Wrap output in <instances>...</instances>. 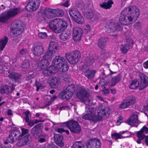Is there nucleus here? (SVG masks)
<instances>
[{
    "instance_id": "obj_22",
    "label": "nucleus",
    "mask_w": 148,
    "mask_h": 148,
    "mask_svg": "<svg viewBox=\"0 0 148 148\" xmlns=\"http://www.w3.org/2000/svg\"><path fill=\"white\" fill-rule=\"evenodd\" d=\"M126 123L131 126H135L136 124H139V121L138 119V115L136 114L132 115L130 119L127 120Z\"/></svg>"
},
{
    "instance_id": "obj_28",
    "label": "nucleus",
    "mask_w": 148,
    "mask_h": 148,
    "mask_svg": "<svg viewBox=\"0 0 148 148\" xmlns=\"http://www.w3.org/2000/svg\"><path fill=\"white\" fill-rule=\"evenodd\" d=\"M8 77L12 81L16 82H18L20 78L21 75L15 72H12L10 73Z\"/></svg>"
},
{
    "instance_id": "obj_31",
    "label": "nucleus",
    "mask_w": 148,
    "mask_h": 148,
    "mask_svg": "<svg viewBox=\"0 0 148 148\" xmlns=\"http://www.w3.org/2000/svg\"><path fill=\"white\" fill-rule=\"evenodd\" d=\"M113 4V2L112 0H109L107 3L103 2L99 4L101 8L105 9H109L112 7V5Z\"/></svg>"
},
{
    "instance_id": "obj_7",
    "label": "nucleus",
    "mask_w": 148,
    "mask_h": 148,
    "mask_svg": "<svg viewBox=\"0 0 148 148\" xmlns=\"http://www.w3.org/2000/svg\"><path fill=\"white\" fill-rule=\"evenodd\" d=\"M148 133V128L145 126H144L140 130L137 132L136 135L138 138L137 140V143L140 144L141 143V141L145 139V143L147 146H148V136H146V134Z\"/></svg>"
},
{
    "instance_id": "obj_20",
    "label": "nucleus",
    "mask_w": 148,
    "mask_h": 148,
    "mask_svg": "<svg viewBox=\"0 0 148 148\" xmlns=\"http://www.w3.org/2000/svg\"><path fill=\"white\" fill-rule=\"evenodd\" d=\"M58 25L59 28L56 32L57 33H59L64 30L67 27V24L66 22L64 20L60 18H58Z\"/></svg>"
},
{
    "instance_id": "obj_16",
    "label": "nucleus",
    "mask_w": 148,
    "mask_h": 148,
    "mask_svg": "<svg viewBox=\"0 0 148 148\" xmlns=\"http://www.w3.org/2000/svg\"><path fill=\"white\" fill-rule=\"evenodd\" d=\"M43 125L42 123L38 124L34 126L32 129V134L36 138H38L42 136V132Z\"/></svg>"
},
{
    "instance_id": "obj_47",
    "label": "nucleus",
    "mask_w": 148,
    "mask_h": 148,
    "mask_svg": "<svg viewBox=\"0 0 148 148\" xmlns=\"http://www.w3.org/2000/svg\"><path fill=\"white\" fill-rule=\"evenodd\" d=\"M125 44L129 47L131 48L133 45V41L131 38H129L126 39Z\"/></svg>"
},
{
    "instance_id": "obj_33",
    "label": "nucleus",
    "mask_w": 148,
    "mask_h": 148,
    "mask_svg": "<svg viewBox=\"0 0 148 148\" xmlns=\"http://www.w3.org/2000/svg\"><path fill=\"white\" fill-rule=\"evenodd\" d=\"M8 38L5 36L0 39V50L3 51L8 41Z\"/></svg>"
},
{
    "instance_id": "obj_60",
    "label": "nucleus",
    "mask_w": 148,
    "mask_h": 148,
    "mask_svg": "<svg viewBox=\"0 0 148 148\" xmlns=\"http://www.w3.org/2000/svg\"><path fill=\"white\" fill-rule=\"evenodd\" d=\"M88 109L89 112H90V113L92 114L95 112V111L96 110L95 108H94L92 106L88 107Z\"/></svg>"
},
{
    "instance_id": "obj_41",
    "label": "nucleus",
    "mask_w": 148,
    "mask_h": 148,
    "mask_svg": "<svg viewBox=\"0 0 148 148\" xmlns=\"http://www.w3.org/2000/svg\"><path fill=\"white\" fill-rule=\"evenodd\" d=\"M126 100L130 106L134 104L136 102V99L132 95L128 96L126 98Z\"/></svg>"
},
{
    "instance_id": "obj_48",
    "label": "nucleus",
    "mask_w": 148,
    "mask_h": 148,
    "mask_svg": "<svg viewBox=\"0 0 148 148\" xmlns=\"http://www.w3.org/2000/svg\"><path fill=\"white\" fill-rule=\"evenodd\" d=\"M30 66L29 61L27 60H25L22 63L21 67L23 68H27Z\"/></svg>"
},
{
    "instance_id": "obj_27",
    "label": "nucleus",
    "mask_w": 148,
    "mask_h": 148,
    "mask_svg": "<svg viewBox=\"0 0 148 148\" xmlns=\"http://www.w3.org/2000/svg\"><path fill=\"white\" fill-rule=\"evenodd\" d=\"M107 40V39L106 38L104 37H101L98 40V46L100 49H103L106 47Z\"/></svg>"
},
{
    "instance_id": "obj_9",
    "label": "nucleus",
    "mask_w": 148,
    "mask_h": 148,
    "mask_svg": "<svg viewBox=\"0 0 148 148\" xmlns=\"http://www.w3.org/2000/svg\"><path fill=\"white\" fill-rule=\"evenodd\" d=\"M9 133L7 140L10 143H13L21 139V133L18 129L12 130L10 131Z\"/></svg>"
},
{
    "instance_id": "obj_2",
    "label": "nucleus",
    "mask_w": 148,
    "mask_h": 148,
    "mask_svg": "<svg viewBox=\"0 0 148 148\" xmlns=\"http://www.w3.org/2000/svg\"><path fill=\"white\" fill-rule=\"evenodd\" d=\"M37 13L39 18L42 21H47L48 19L56 16H61L64 14V11L62 9H52L47 8L42 10L40 7Z\"/></svg>"
},
{
    "instance_id": "obj_29",
    "label": "nucleus",
    "mask_w": 148,
    "mask_h": 148,
    "mask_svg": "<svg viewBox=\"0 0 148 148\" xmlns=\"http://www.w3.org/2000/svg\"><path fill=\"white\" fill-rule=\"evenodd\" d=\"M96 72L95 70L88 69L85 71L84 75L88 79H92L94 77Z\"/></svg>"
},
{
    "instance_id": "obj_26",
    "label": "nucleus",
    "mask_w": 148,
    "mask_h": 148,
    "mask_svg": "<svg viewBox=\"0 0 148 148\" xmlns=\"http://www.w3.org/2000/svg\"><path fill=\"white\" fill-rule=\"evenodd\" d=\"M56 72L57 71L54 69L52 66L42 71L43 74L46 76L51 75L53 73Z\"/></svg>"
},
{
    "instance_id": "obj_36",
    "label": "nucleus",
    "mask_w": 148,
    "mask_h": 148,
    "mask_svg": "<svg viewBox=\"0 0 148 148\" xmlns=\"http://www.w3.org/2000/svg\"><path fill=\"white\" fill-rule=\"evenodd\" d=\"M121 77L120 74L112 78L111 81V86H114L117 84L121 80Z\"/></svg>"
},
{
    "instance_id": "obj_59",
    "label": "nucleus",
    "mask_w": 148,
    "mask_h": 148,
    "mask_svg": "<svg viewBox=\"0 0 148 148\" xmlns=\"http://www.w3.org/2000/svg\"><path fill=\"white\" fill-rule=\"evenodd\" d=\"M27 52V50L26 49L23 48L19 52L20 55H25Z\"/></svg>"
},
{
    "instance_id": "obj_39",
    "label": "nucleus",
    "mask_w": 148,
    "mask_h": 148,
    "mask_svg": "<svg viewBox=\"0 0 148 148\" xmlns=\"http://www.w3.org/2000/svg\"><path fill=\"white\" fill-rule=\"evenodd\" d=\"M13 27H12L11 29V33H12L14 34H17L19 35L21 34L23 32L22 28H21V29H18L16 27H14V26Z\"/></svg>"
},
{
    "instance_id": "obj_61",
    "label": "nucleus",
    "mask_w": 148,
    "mask_h": 148,
    "mask_svg": "<svg viewBox=\"0 0 148 148\" xmlns=\"http://www.w3.org/2000/svg\"><path fill=\"white\" fill-rule=\"evenodd\" d=\"M123 119V117L122 116H120L119 117L117 120V125H120L121 123V121Z\"/></svg>"
},
{
    "instance_id": "obj_1",
    "label": "nucleus",
    "mask_w": 148,
    "mask_h": 148,
    "mask_svg": "<svg viewBox=\"0 0 148 148\" xmlns=\"http://www.w3.org/2000/svg\"><path fill=\"white\" fill-rule=\"evenodd\" d=\"M139 16V12L137 6H131L125 8L121 12L119 18L121 23L127 25L136 20Z\"/></svg>"
},
{
    "instance_id": "obj_24",
    "label": "nucleus",
    "mask_w": 148,
    "mask_h": 148,
    "mask_svg": "<svg viewBox=\"0 0 148 148\" xmlns=\"http://www.w3.org/2000/svg\"><path fill=\"white\" fill-rule=\"evenodd\" d=\"M54 141L58 146L62 147L64 145V143L62 141L63 137L61 134H55L54 136Z\"/></svg>"
},
{
    "instance_id": "obj_35",
    "label": "nucleus",
    "mask_w": 148,
    "mask_h": 148,
    "mask_svg": "<svg viewBox=\"0 0 148 148\" xmlns=\"http://www.w3.org/2000/svg\"><path fill=\"white\" fill-rule=\"evenodd\" d=\"M69 13L70 16L73 18H74L80 13L78 10L75 8H73L70 9L69 10Z\"/></svg>"
},
{
    "instance_id": "obj_13",
    "label": "nucleus",
    "mask_w": 148,
    "mask_h": 148,
    "mask_svg": "<svg viewBox=\"0 0 148 148\" xmlns=\"http://www.w3.org/2000/svg\"><path fill=\"white\" fill-rule=\"evenodd\" d=\"M66 60L64 58L59 56H56L52 62V65L54 69L58 72V69L62 67L63 62Z\"/></svg>"
},
{
    "instance_id": "obj_17",
    "label": "nucleus",
    "mask_w": 148,
    "mask_h": 148,
    "mask_svg": "<svg viewBox=\"0 0 148 148\" xmlns=\"http://www.w3.org/2000/svg\"><path fill=\"white\" fill-rule=\"evenodd\" d=\"M83 31L80 27H75L73 29V37L74 40L75 41L80 40L83 34Z\"/></svg>"
},
{
    "instance_id": "obj_3",
    "label": "nucleus",
    "mask_w": 148,
    "mask_h": 148,
    "mask_svg": "<svg viewBox=\"0 0 148 148\" xmlns=\"http://www.w3.org/2000/svg\"><path fill=\"white\" fill-rule=\"evenodd\" d=\"M98 116L93 115L92 114L88 113L84 114L83 118L85 119L89 120L94 122L99 121L101 119L103 116H109L110 111V109L108 107L106 108L104 106H100L97 110Z\"/></svg>"
},
{
    "instance_id": "obj_38",
    "label": "nucleus",
    "mask_w": 148,
    "mask_h": 148,
    "mask_svg": "<svg viewBox=\"0 0 148 148\" xmlns=\"http://www.w3.org/2000/svg\"><path fill=\"white\" fill-rule=\"evenodd\" d=\"M57 46L58 45L55 42H51L49 45L48 50L55 53L57 50Z\"/></svg>"
},
{
    "instance_id": "obj_23",
    "label": "nucleus",
    "mask_w": 148,
    "mask_h": 148,
    "mask_svg": "<svg viewBox=\"0 0 148 148\" xmlns=\"http://www.w3.org/2000/svg\"><path fill=\"white\" fill-rule=\"evenodd\" d=\"M49 28L53 30L55 32L57 33L56 31L58 30V28H59L58 18L51 20L49 22Z\"/></svg>"
},
{
    "instance_id": "obj_64",
    "label": "nucleus",
    "mask_w": 148,
    "mask_h": 148,
    "mask_svg": "<svg viewBox=\"0 0 148 148\" xmlns=\"http://www.w3.org/2000/svg\"><path fill=\"white\" fill-rule=\"evenodd\" d=\"M144 67L146 69L148 68V60L144 63L143 64Z\"/></svg>"
},
{
    "instance_id": "obj_40",
    "label": "nucleus",
    "mask_w": 148,
    "mask_h": 148,
    "mask_svg": "<svg viewBox=\"0 0 148 148\" xmlns=\"http://www.w3.org/2000/svg\"><path fill=\"white\" fill-rule=\"evenodd\" d=\"M78 14V15L75 17L73 19L78 23L82 24L84 23V20L80 13Z\"/></svg>"
},
{
    "instance_id": "obj_51",
    "label": "nucleus",
    "mask_w": 148,
    "mask_h": 148,
    "mask_svg": "<svg viewBox=\"0 0 148 148\" xmlns=\"http://www.w3.org/2000/svg\"><path fill=\"white\" fill-rule=\"evenodd\" d=\"M21 138L23 137L24 136H26L28 134L29 130L26 129L22 128L21 129Z\"/></svg>"
},
{
    "instance_id": "obj_37",
    "label": "nucleus",
    "mask_w": 148,
    "mask_h": 148,
    "mask_svg": "<svg viewBox=\"0 0 148 148\" xmlns=\"http://www.w3.org/2000/svg\"><path fill=\"white\" fill-rule=\"evenodd\" d=\"M50 85L53 88H56L59 86V82L57 77L52 78L51 80Z\"/></svg>"
},
{
    "instance_id": "obj_32",
    "label": "nucleus",
    "mask_w": 148,
    "mask_h": 148,
    "mask_svg": "<svg viewBox=\"0 0 148 148\" xmlns=\"http://www.w3.org/2000/svg\"><path fill=\"white\" fill-rule=\"evenodd\" d=\"M11 86L7 85L2 86L0 87V93L3 94H8L10 92L9 89Z\"/></svg>"
},
{
    "instance_id": "obj_49",
    "label": "nucleus",
    "mask_w": 148,
    "mask_h": 148,
    "mask_svg": "<svg viewBox=\"0 0 148 148\" xmlns=\"http://www.w3.org/2000/svg\"><path fill=\"white\" fill-rule=\"evenodd\" d=\"M121 134L125 133V135L124 136H122L123 138H125L126 137H130L132 135H134V134L133 133H132L128 131H124L121 132Z\"/></svg>"
},
{
    "instance_id": "obj_54",
    "label": "nucleus",
    "mask_w": 148,
    "mask_h": 148,
    "mask_svg": "<svg viewBox=\"0 0 148 148\" xmlns=\"http://www.w3.org/2000/svg\"><path fill=\"white\" fill-rule=\"evenodd\" d=\"M35 76L34 73L33 72H30L27 76L26 79L27 80H29L33 79Z\"/></svg>"
},
{
    "instance_id": "obj_62",
    "label": "nucleus",
    "mask_w": 148,
    "mask_h": 148,
    "mask_svg": "<svg viewBox=\"0 0 148 148\" xmlns=\"http://www.w3.org/2000/svg\"><path fill=\"white\" fill-rule=\"evenodd\" d=\"M10 145H6L5 144H1V148H10Z\"/></svg>"
},
{
    "instance_id": "obj_21",
    "label": "nucleus",
    "mask_w": 148,
    "mask_h": 148,
    "mask_svg": "<svg viewBox=\"0 0 148 148\" xmlns=\"http://www.w3.org/2000/svg\"><path fill=\"white\" fill-rule=\"evenodd\" d=\"M108 26V32L109 33L113 32L117 30L119 31L120 29V26L117 23L110 22Z\"/></svg>"
},
{
    "instance_id": "obj_5",
    "label": "nucleus",
    "mask_w": 148,
    "mask_h": 148,
    "mask_svg": "<svg viewBox=\"0 0 148 148\" xmlns=\"http://www.w3.org/2000/svg\"><path fill=\"white\" fill-rule=\"evenodd\" d=\"M75 91V87L73 84L68 86L66 88L62 90L59 94V97L62 99H70Z\"/></svg>"
},
{
    "instance_id": "obj_6",
    "label": "nucleus",
    "mask_w": 148,
    "mask_h": 148,
    "mask_svg": "<svg viewBox=\"0 0 148 148\" xmlns=\"http://www.w3.org/2000/svg\"><path fill=\"white\" fill-rule=\"evenodd\" d=\"M62 125L75 133H79L81 131V128L78 122L76 121L72 120L67 121L63 123Z\"/></svg>"
},
{
    "instance_id": "obj_45",
    "label": "nucleus",
    "mask_w": 148,
    "mask_h": 148,
    "mask_svg": "<svg viewBox=\"0 0 148 148\" xmlns=\"http://www.w3.org/2000/svg\"><path fill=\"white\" fill-rule=\"evenodd\" d=\"M131 48L125 44H122L121 46V50L122 53L123 54L126 53Z\"/></svg>"
},
{
    "instance_id": "obj_11",
    "label": "nucleus",
    "mask_w": 148,
    "mask_h": 148,
    "mask_svg": "<svg viewBox=\"0 0 148 148\" xmlns=\"http://www.w3.org/2000/svg\"><path fill=\"white\" fill-rule=\"evenodd\" d=\"M89 94L86 90L81 87L77 90L76 96L77 97L82 101H85L88 98Z\"/></svg>"
},
{
    "instance_id": "obj_30",
    "label": "nucleus",
    "mask_w": 148,
    "mask_h": 148,
    "mask_svg": "<svg viewBox=\"0 0 148 148\" xmlns=\"http://www.w3.org/2000/svg\"><path fill=\"white\" fill-rule=\"evenodd\" d=\"M55 53L48 50L43 56V59L51 61L55 56Z\"/></svg>"
},
{
    "instance_id": "obj_44",
    "label": "nucleus",
    "mask_w": 148,
    "mask_h": 148,
    "mask_svg": "<svg viewBox=\"0 0 148 148\" xmlns=\"http://www.w3.org/2000/svg\"><path fill=\"white\" fill-rule=\"evenodd\" d=\"M72 148H85V146L82 144L81 142H76L73 145Z\"/></svg>"
},
{
    "instance_id": "obj_52",
    "label": "nucleus",
    "mask_w": 148,
    "mask_h": 148,
    "mask_svg": "<svg viewBox=\"0 0 148 148\" xmlns=\"http://www.w3.org/2000/svg\"><path fill=\"white\" fill-rule=\"evenodd\" d=\"M76 6L81 9H82L84 8V4L83 2L81 1L77 2L75 4Z\"/></svg>"
},
{
    "instance_id": "obj_18",
    "label": "nucleus",
    "mask_w": 148,
    "mask_h": 148,
    "mask_svg": "<svg viewBox=\"0 0 148 148\" xmlns=\"http://www.w3.org/2000/svg\"><path fill=\"white\" fill-rule=\"evenodd\" d=\"M18 140L17 145L19 147H21L29 144L32 140V137L30 134H28Z\"/></svg>"
},
{
    "instance_id": "obj_15",
    "label": "nucleus",
    "mask_w": 148,
    "mask_h": 148,
    "mask_svg": "<svg viewBox=\"0 0 148 148\" xmlns=\"http://www.w3.org/2000/svg\"><path fill=\"white\" fill-rule=\"evenodd\" d=\"M101 145V141L97 138L89 139L86 143L87 148H100Z\"/></svg>"
},
{
    "instance_id": "obj_46",
    "label": "nucleus",
    "mask_w": 148,
    "mask_h": 148,
    "mask_svg": "<svg viewBox=\"0 0 148 148\" xmlns=\"http://www.w3.org/2000/svg\"><path fill=\"white\" fill-rule=\"evenodd\" d=\"M40 66L42 69L47 67L49 64V62L48 60L46 59L42 60L40 62Z\"/></svg>"
},
{
    "instance_id": "obj_42",
    "label": "nucleus",
    "mask_w": 148,
    "mask_h": 148,
    "mask_svg": "<svg viewBox=\"0 0 148 148\" xmlns=\"http://www.w3.org/2000/svg\"><path fill=\"white\" fill-rule=\"evenodd\" d=\"M69 68L68 63L65 60L62 65V67H60V69H58L60 71L65 72L68 71Z\"/></svg>"
},
{
    "instance_id": "obj_8",
    "label": "nucleus",
    "mask_w": 148,
    "mask_h": 148,
    "mask_svg": "<svg viewBox=\"0 0 148 148\" xmlns=\"http://www.w3.org/2000/svg\"><path fill=\"white\" fill-rule=\"evenodd\" d=\"M66 60L71 64H76L80 57V53L78 51H74L65 54Z\"/></svg>"
},
{
    "instance_id": "obj_50",
    "label": "nucleus",
    "mask_w": 148,
    "mask_h": 148,
    "mask_svg": "<svg viewBox=\"0 0 148 148\" xmlns=\"http://www.w3.org/2000/svg\"><path fill=\"white\" fill-rule=\"evenodd\" d=\"M112 137L114 138L116 140H117L118 139L123 138L122 136L119 134L118 133H114L112 135Z\"/></svg>"
},
{
    "instance_id": "obj_63",
    "label": "nucleus",
    "mask_w": 148,
    "mask_h": 148,
    "mask_svg": "<svg viewBox=\"0 0 148 148\" xmlns=\"http://www.w3.org/2000/svg\"><path fill=\"white\" fill-rule=\"evenodd\" d=\"M27 123V125L29 126H30V127H32L34 124V121H33V120L32 121L30 120L29 121V122H28Z\"/></svg>"
},
{
    "instance_id": "obj_43",
    "label": "nucleus",
    "mask_w": 148,
    "mask_h": 148,
    "mask_svg": "<svg viewBox=\"0 0 148 148\" xmlns=\"http://www.w3.org/2000/svg\"><path fill=\"white\" fill-rule=\"evenodd\" d=\"M139 86V82L137 79H135L132 81L130 85L129 86L130 88L132 89H135Z\"/></svg>"
},
{
    "instance_id": "obj_34",
    "label": "nucleus",
    "mask_w": 148,
    "mask_h": 148,
    "mask_svg": "<svg viewBox=\"0 0 148 148\" xmlns=\"http://www.w3.org/2000/svg\"><path fill=\"white\" fill-rule=\"evenodd\" d=\"M13 26L14 27H16L18 29H21V28H22V30H23L24 27L23 26V23L22 21L20 20L17 19L15 20L13 22Z\"/></svg>"
},
{
    "instance_id": "obj_58",
    "label": "nucleus",
    "mask_w": 148,
    "mask_h": 148,
    "mask_svg": "<svg viewBox=\"0 0 148 148\" xmlns=\"http://www.w3.org/2000/svg\"><path fill=\"white\" fill-rule=\"evenodd\" d=\"M84 30L86 33L89 32L90 31V26L88 25H86L84 27Z\"/></svg>"
},
{
    "instance_id": "obj_56",
    "label": "nucleus",
    "mask_w": 148,
    "mask_h": 148,
    "mask_svg": "<svg viewBox=\"0 0 148 148\" xmlns=\"http://www.w3.org/2000/svg\"><path fill=\"white\" fill-rule=\"evenodd\" d=\"M130 106L128 103L127 102L121 103L119 106V108L122 109L126 108Z\"/></svg>"
},
{
    "instance_id": "obj_57",
    "label": "nucleus",
    "mask_w": 148,
    "mask_h": 148,
    "mask_svg": "<svg viewBox=\"0 0 148 148\" xmlns=\"http://www.w3.org/2000/svg\"><path fill=\"white\" fill-rule=\"evenodd\" d=\"M38 36L41 38H44L47 36V35L46 32H41L39 33Z\"/></svg>"
},
{
    "instance_id": "obj_10",
    "label": "nucleus",
    "mask_w": 148,
    "mask_h": 148,
    "mask_svg": "<svg viewBox=\"0 0 148 148\" xmlns=\"http://www.w3.org/2000/svg\"><path fill=\"white\" fill-rule=\"evenodd\" d=\"M84 16L86 18L89 19L92 22L97 21L100 15V14L96 11L90 10L84 12Z\"/></svg>"
},
{
    "instance_id": "obj_19",
    "label": "nucleus",
    "mask_w": 148,
    "mask_h": 148,
    "mask_svg": "<svg viewBox=\"0 0 148 148\" xmlns=\"http://www.w3.org/2000/svg\"><path fill=\"white\" fill-rule=\"evenodd\" d=\"M139 76L140 79V90H141L146 87L148 85V77L145 74L141 73Z\"/></svg>"
},
{
    "instance_id": "obj_25",
    "label": "nucleus",
    "mask_w": 148,
    "mask_h": 148,
    "mask_svg": "<svg viewBox=\"0 0 148 148\" xmlns=\"http://www.w3.org/2000/svg\"><path fill=\"white\" fill-rule=\"evenodd\" d=\"M71 34V31L67 30L63 32L60 34V38L63 41H66L70 38Z\"/></svg>"
},
{
    "instance_id": "obj_53",
    "label": "nucleus",
    "mask_w": 148,
    "mask_h": 148,
    "mask_svg": "<svg viewBox=\"0 0 148 148\" xmlns=\"http://www.w3.org/2000/svg\"><path fill=\"white\" fill-rule=\"evenodd\" d=\"M25 116L24 118L26 122H29L30 120H31V117L29 116V112L27 111L25 112Z\"/></svg>"
},
{
    "instance_id": "obj_55",
    "label": "nucleus",
    "mask_w": 148,
    "mask_h": 148,
    "mask_svg": "<svg viewBox=\"0 0 148 148\" xmlns=\"http://www.w3.org/2000/svg\"><path fill=\"white\" fill-rule=\"evenodd\" d=\"M35 85L36 87V91H38L40 89L42 88V84L40 82H37L36 80V81Z\"/></svg>"
},
{
    "instance_id": "obj_4",
    "label": "nucleus",
    "mask_w": 148,
    "mask_h": 148,
    "mask_svg": "<svg viewBox=\"0 0 148 148\" xmlns=\"http://www.w3.org/2000/svg\"><path fill=\"white\" fill-rule=\"evenodd\" d=\"M19 11L18 8H15L4 12L0 15V22L3 23L7 22L11 18L17 15Z\"/></svg>"
},
{
    "instance_id": "obj_14",
    "label": "nucleus",
    "mask_w": 148,
    "mask_h": 148,
    "mask_svg": "<svg viewBox=\"0 0 148 148\" xmlns=\"http://www.w3.org/2000/svg\"><path fill=\"white\" fill-rule=\"evenodd\" d=\"M32 49L33 53L35 56H40L42 55L44 52L42 45L39 42H36Z\"/></svg>"
},
{
    "instance_id": "obj_12",
    "label": "nucleus",
    "mask_w": 148,
    "mask_h": 148,
    "mask_svg": "<svg viewBox=\"0 0 148 148\" xmlns=\"http://www.w3.org/2000/svg\"><path fill=\"white\" fill-rule=\"evenodd\" d=\"M40 2V0H28L26 9L30 12L36 11L38 8Z\"/></svg>"
}]
</instances>
